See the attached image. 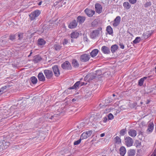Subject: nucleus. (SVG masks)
I'll return each instance as SVG.
<instances>
[{
  "mask_svg": "<svg viewBox=\"0 0 156 156\" xmlns=\"http://www.w3.org/2000/svg\"><path fill=\"white\" fill-rule=\"evenodd\" d=\"M99 50L97 49L93 50L90 53V55L92 57H94L98 54Z\"/></svg>",
  "mask_w": 156,
  "mask_h": 156,
  "instance_id": "obj_24",
  "label": "nucleus"
},
{
  "mask_svg": "<svg viewBox=\"0 0 156 156\" xmlns=\"http://www.w3.org/2000/svg\"><path fill=\"white\" fill-rule=\"evenodd\" d=\"M30 81L34 85L36 84L37 82V79L35 76H32L30 78Z\"/></svg>",
  "mask_w": 156,
  "mask_h": 156,
  "instance_id": "obj_27",
  "label": "nucleus"
},
{
  "mask_svg": "<svg viewBox=\"0 0 156 156\" xmlns=\"http://www.w3.org/2000/svg\"><path fill=\"white\" fill-rule=\"evenodd\" d=\"M119 153L121 156H124L126 152V148L124 146H122L119 149Z\"/></svg>",
  "mask_w": 156,
  "mask_h": 156,
  "instance_id": "obj_23",
  "label": "nucleus"
},
{
  "mask_svg": "<svg viewBox=\"0 0 156 156\" xmlns=\"http://www.w3.org/2000/svg\"><path fill=\"white\" fill-rule=\"evenodd\" d=\"M108 120H112L114 118V116L111 113H109L108 115Z\"/></svg>",
  "mask_w": 156,
  "mask_h": 156,
  "instance_id": "obj_46",
  "label": "nucleus"
},
{
  "mask_svg": "<svg viewBox=\"0 0 156 156\" xmlns=\"http://www.w3.org/2000/svg\"><path fill=\"white\" fill-rule=\"evenodd\" d=\"M144 132L143 131H142L141 130H138V136L141 135V136H143Z\"/></svg>",
  "mask_w": 156,
  "mask_h": 156,
  "instance_id": "obj_49",
  "label": "nucleus"
},
{
  "mask_svg": "<svg viewBox=\"0 0 156 156\" xmlns=\"http://www.w3.org/2000/svg\"><path fill=\"white\" fill-rule=\"evenodd\" d=\"M154 128V124L152 122H150L148 126V128L147 130L148 133H151L153 131Z\"/></svg>",
  "mask_w": 156,
  "mask_h": 156,
  "instance_id": "obj_15",
  "label": "nucleus"
},
{
  "mask_svg": "<svg viewBox=\"0 0 156 156\" xmlns=\"http://www.w3.org/2000/svg\"><path fill=\"white\" fill-rule=\"evenodd\" d=\"M129 135L132 137H135L137 135V132L136 130L131 129H129L128 132Z\"/></svg>",
  "mask_w": 156,
  "mask_h": 156,
  "instance_id": "obj_17",
  "label": "nucleus"
},
{
  "mask_svg": "<svg viewBox=\"0 0 156 156\" xmlns=\"http://www.w3.org/2000/svg\"><path fill=\"white\" fill-rule=\"evenodd\" d=\"M81 140H82L80 138V139H79L78 140L75 141L74 142V145H78L79 144L81 143Z\"/></svg>",
  "mask_w": 156,
  "mask_h": 156,
  "instance_id": "obj_44",
  "label": "nucleus"
},
{
  "mask_svg": "<svg viewBox=\"0 0 156 156\" xmlns=\"http://www.w3.org/2000/svg\"><path fill=\"white\" fill-rule=\"evenodd\" d=\"M87 83H84V82H81L80 81V87H81L82 86H83V85H85L87 84Z\"/></svg>",
  "mask_w": 156,
  "mask_h": 156,
  "instance_id": "obj_53",
  "label": "nucleus"
},
{
  "mask_svg": "<svg viewBox=\"0 0 156 156\" xmlns=\"http://www.w3.org/2000/svg\"><path fill=\"white\" fill-rule=\"evenodd\" d=\"M16 107H17V106L16 105H13L12 106H11V108H10V109H16Z\"/></svg>",
  "mask_w": 156,
  "mask_h": 156,
  "instance_id": "obj_54",
  "label": "nucleus"
},
{
  "mask_svg": "<svg viewBox=\"0 0 156 156\" xmlns=\"http://www.w3.org/2000/svg\"><path fill=\"white\" fill-rule=\"evenodd\" d=\"M105 135V133H101L100 134V136L101 137H103V136H104Z\"/></svg>",
  "mask_w": 156,
  "mask_h": 156,
  "instance_id": "obj_59",
  "label": "nucleus"
},
{
  "mask_svg": "<svg viewBox=\"0 0 156 156\" xmlns=\"http://www.w3.org/2000/svg\"><path fill=\"white\" fill-rule=\"evenodd\" d=\"M88 137L86 135V134L85 132H84L81 134L80 138L82 140L84 139H87Z\"/></svg>",
  "mask_w": 156,
  "mask_h": 156,
  "instance_id": "obj_39",
  "label": "nucleus"
},
{
  "mask_svg": "<svg viewBox=\"0 0 156 156\" xmlns=\"http://www.w3.org/2000/svg\"><path fill=\"white\" fill-rule=\"evenodd\" d=\"M56 117V115H52L51 116L50 118H49V119H53V118H54V117Z\"/></svg>",
  "mask_w": 156,
  "mask_h": 156,
  "instance_id": "obj_52",
  "label": "nucleus"
},
{
  "mask_svg": "<svg viewBox=\"0 0 156 156\" xmlns=\"http://www.w3.org/2000/svg\"><path fill=\"white\" fill-rule=\"evenodd\" d=\"M102 32V28L101 27H99L97 29L94 30L90 34V36L92 39H95L98 37L100 32Z\"/></svg>",
  "mask_w": 156,
  "mask_h": 156,
  "instance_id": "obj_1",
  "label": "nucleus"
},
{
  "mask_svg": "<svg viewBox=\"0 0 156 156\" xmlns=\"http://www.w3.org/2000/svg\"><path fill=\"white\" fill-rule=\"evenodd\" d=\"M44 73L46 78L47 79H51L53 76V72L51 70L45 69L44 70Z\"/></svg>",
  "mask_w": 156,
  "mask_h": 156,
  "instance_id": "obj_4",
  "label": "nucleus"
},
{
  "mask_svg": "<svg viewBox=\"0 0 156 156\" xmlns=\"http://www.w3.org/2000/svg\"><path fill=\"white\" fill-rule=\"evenodd\" d=\"M79 36V33L76 31L72 32L70 34L72 38H77Z\"/></svg>",
  "mask_w": 156,
  "mask_h": 156,
  "instance_id": "obj_21",
  "label": "nucleus"
},
{
  "mask_svg": "<svg viewBox=\"0 0 156 156\" xmlns=\"http://www.w3.org/2000/svg\"><path fill=\"white\" fill-rule=\"evenodd\" d=\"M107 120V118L105 116L104 117L103 119L100 122V123L102 125H104L103 123H106Z\"/></svg>",
  "mask_w": 156,
  "mask_h": 156,
  "instance_id": "obj_41",
  "label": "nucleus"
},
{
  "mask_svg": "<svg viewBox=\"0 0 156 156\" xmlns=\"http://www.w3.org/2000/svg\"><path fill=\"white\" fill-rule=\"evenodd\" d=\"M37 76L39 81L44 82L45 80V77L41 72L39 73Z\"/></svg>",
  "mask_w": 156,
  "mask_h": 156,
  "instance_id": "obj_16",
  "label": "nucleus"
},
{
  "mask_svg": "<svg viewBox=\"0 0 156 156\" xmlns=\"http://www.w3.org/2000/svg\"><path fill=\"white\" fill-rule=\"evenodd\" d=\"M127 130L126 128L122 129L120 131V136H123L126 133Z\"/></svg>",
  "mask_w": 156,
  "mask_h": 156,
  "instance_id": "obj_33",
  "label": "nucleus"
},
{
  "mask_svg": "<svg viewBox=\"0 0 156 156\" xmlns=\"http://www.w3.org/2000/svg\"><path fill=\"white\" fill-rule=\"evenodd\" d=\"M86 14L89 17H91L95 14V11L89 9L87 8L84 11Z\"/></svg>",
  "mask_w": 156,
  "mask_h": 156,
  "instance_id": "obj_9",
  "label": "nucleus"
},
{
  "mask_svg": "<svg viewBox=\"0 0 156 156\" xmlns=\"http://www.w3.org/2000/svg\"><path fill=\"white\" fill-rule=\"evenodd\" d=\"M77 25V23L75 20H74L69 25L68 27L70 29L75 28Z\"/></svg>",
  "mask_w": 156,
  "mask_h": 156,
  "instance_id": "obj_12",
  "label": "nucleus"
},
{
  "mask_svg": "<svg viewBox=\"0 0 156 156\" xmlns=\"http://www.w3.org/2000/svg\"><path fill=\"white\" fill-rule=\"evenodd\" d=\"M150 100H147V102H146V103L147 104H149V103H150Z\"/></svg>",
  "mask_w": 156,
  "mask_h": 156,
  "instance_id": "obj_62",
  "label": "nucleus"
},
{
  "mask_svg": "<svg viewBox=\"0 0 156 156\" xmlns=\"http://www.w3.org/2000/svg\"><path fill=\"white\" fill-rule=\"evenodd\" d=\"M123 6L124 9L126 10L129 9L131 7V5L128 2H124L123 4Z\"/></svg>",
  "mask_w": 156,
  "mask_h": 156,
  "instance_id": "obj_25",
  "label": "nucleus"
},
{
  "mask_svg": "<svg viewBox=\"0 0 156 156\" xmlns=\"http://www.w3.org/2000/svg\"><path fill=\"white\" fill-rule=\"evenodd\" d=\"M72 64L74 68H77L79 66V64L76 59H73L72 61Z\"/></svg>",
  "mask_w": 156,
  "mask_h": 156,
  "instance_id": "obj_22",
  "label": "nucleus"
},
{
  "mask_svg": "<svg viewBox=\"0 0 156 156\" xmlns=\"http://www.w3.org/2000/svg\"><path fill=\"white\" fill-rule=\"evenodd\" d=\"M95 11L97 13L100 14L102 11V8L101 5L99 3H96L95 5Z\"/></svg>",
  "mask_w": 156,
  "mask_h": 156,
  "instance_id": "obj_10",
  "label": "nucleus"
},
{
  "mask_svg": "<svg viewBox=\"0 0 156 156\" xmlns=\"http://www.w3.org/2000/svg\"><path fill=\"white\" fill-rule=\"evenodd\" d=\"M32 54V51H31V52L30 53V54L28 55V57H30V56L31 55V54Z\"/></svg>",
  "mask_w": 156,
  "mask_h": 156,
  "instance_id": "obj_61",
  "label": "nucleus"
},
{
  "mask_svg": "<svg viewBox=\"0 0 156 156\" xmlns=\"http://www.w3.org/2000/svg\"><path fill=\"white\" fill-rule=\"evenodd\" d=\"M121 21V17L119 16H117L114 20L113 25L114 27H116L119 24Z\"/></svg>",
  "mask_w": 156,
  "mask_h": 156,
  "instance_id": "obj_13",
  "label": "nucleus"
},
{
  "mask_svg": "<svg viewBox=\"0 0 156 156\" xmlns=\"http://www.w3.org/2000/svg\"><path fill=\"white\" fill-rule=\"evenodd\" d=\"M74 108L73 106L71 105H69V108H70V109H69V110H70V111L73 110V109L72 108Z\"/></svg>",
  "mask_w": 156,
  "mask_h": 156,
  "instance_id": "obj_56",
  "label": "nucleus"
},
{
  "mask_svg": "<svg viewBox=\"0 0 156 156\" xmlns=\"http://www.w3.org/2000/svg\"><path fill=\"white\" fill-rule=\"evenodd\" d=\"M80 81H78L75 83L74 85L72 87H69L68 88V90L75 89L77 90L80 87Z\"/></svg>",
  "mask_w": 156,
  "mask_h": 156,
  "instance_id": "obj_11",
  "label": "nucleus"
},
{
  "mask_svg": "<svg viewBox=\"0 0 156 156\" xmlns=\"http://www.w3.org/2000/svg\"><path fill=\"white\" fill-rule=\"evenodd\" d=\"M43 30L45 29H47L48 30L49 29V27H47L45 26H44L43 27Z\"/></svg>",
  "mask_w": 156,
  "mask_h": 156,
  "instance_id": "obj_55",
  "label": "nucleus"
},
{
  "mask_svg": "<svg viewBox=\"0 0 156 156\" xmlns=\"http://www.w3.org/2000/svg\"><path fill=\"white\" fill-rule=\"evenodd\" d=\"M16 34H17V36H18V40H22L23 38V33H22L21 32H18Z\"/></svg>",
  "mask_w": 156,
  "mask_h": 156,
  "instance_id": "obj_37",
  "label": "nucleus"
},
{
  "mask_svg": "<svg viewBox=\"0 0 156 156\" xmlns=\"http://www.w3.org/2000/svg\"><path fill=\"white\" fill-rule=\"evenodd\" d=\"M102 74V72L100 70H97L96 71L95 73L94 74H95L96 77H98L99 76L101 75Z\"/></svg>",
  "mask_w": 156,
  "mask_h": 156,
  "instance_id": "obj_42",
  "label": "nucleus"
},
{
  "mask_svg": "<svg viewBox=\"0 0 156 156\" xmlns=\"http://www.w3.org/2000/svg\"><path fill=\"white\" fill-rule=\"evenodd\" d=\"M136 153L135 150L134 149H130L127 152L128 156H134Z\"/></svg>",
  "mask_w": 156,
  "mask_h": 156,
  "instance_id": "obj_26",
  "label": "nucleus"
},
{
  "mask_svg": "<svg viewBox=\"0 0 156 156\" xmlns=\"http://www.w3.org/2000/svg\"><path fill=\"white\" fill-rule=\"evenodd\" d=\"M61 67L64 70H71L72 69V66L68 61H66L63 62L61 64Z\"/></svg>",
  "mask_w": 156,
  "mask_h": 156,
  "instance_id": "obj_3",
  "label": "nucleus"
},
{
  "mask_svg": "<svg viewBox=\"0 0 156 156\" xmlns=\"http://www.w3.org/2000/svg\"><path fill=\"white\" fill-rule=\"evenodd\" d=\"M85 132L86 134V135H87V136L89 137L91 136V134L92 133L93 131L92 130H88V131Z\"/></svg>",
  "mask_w": 156,
  "mask_h": 156,
  "instance_id": "obj_43",
  "label": "nucleus"
},
{
  "mask_svg": "<svg viewBox=\"0 0 156 156\" xmlns=\"http://www.w3.org/2000/svg\"><path fill=\"white\" fill-rule=\"evenodd\" d=\"M62 48V46L59 44H55L53 46V49L56 51H59Z\"/></svg>",
  "mask_w": 156,
  "mask_h": 156,
  "instance_id": "obj_34",
  "label": "nucleus"
},
{
  "mask_svg": "<svg viewBox=\"0 0 156 156\" xmlns=\"http://www.w3.org/2000/svg\"><path fill=\"white\" fill-rule=\"evenodd\" d=\"M119 46L120 47V48L122 49H124V45L122 44H119Z\"/></svg>",
  "mask_w": 156,
  "mask_h": 156,
  "instance_id": "obj_51",
  "label": "nucleus"
},
{
  "mask_svg": "<svg viewBox=\"0 0 156 156\" xmlns=\"http://www.w3.org/2000/svg\"><path fill=\"white\" fill-rule=\"evenodd\" d=\"M135 144L136 147H137L141 145V143L138 140H136L135 142Z\"/></svg>",
  "mask_w": 156,
  "mask_h": 156,
  "instance_id": "obj_47",
  "label": "nucleus"
},
{
  "mask_svg": "<svg viewBox=\"0 0 156 156\" xmlns=\"http://www.w3.org/2000/svg\"><path fill=\"white\" fill-rule=\"evenodd\" d=\"M152 5V3L151 2L149 1L148 2H147L145 4H144V6L145 8H147L149 7H150Z\"/></svg>",
  "mask_w": 156,
  "mask_h": 156,
  "instance_id": "obj_40",
  "label": "nucleus"
},
{
  "mask_svg": "<svg viewBox=\"0 0 156 156\" xmlns=\"http://www.w3.org/2000/svg\"><path fill=\"white\" fill-rule=\"evenodd\" d=\"M118 48V46L116 44H114L111 46V50L112 53H115Z\"/></svg>",
  "mask_w": 156,
  "mask_h": 156,
  "instance_id": "obj_28",
  "label": "nucleus"
},
{
  "mask_svg": "<svg viewBox=\"0 0 156 156\" xmlns=\"http://www.w3.org/2000/svg\"><path fill=\"white\" fill-rule=\"evenodd\" d=\"M96 76L95 74L94 73H91L87 75L84 77V79L85 80H87L88 82L93 80L96 77Z\"/></svg>",
  "mask_w": 156,
  "mask_h": 156,
  "instance_id": "obj_7",
  "label": "nucleus"
},
{
  "mask_svg": "<svg viewBox=\"0 0 156 156\" xmlns=\"http://www.w3.org/2000/svg\"><path fill=\"white\" fill-rule=\"evenodd\" d=\"M85 125V123L82 122L80 123V126H81V127H83Z\"/></svg>",
  "mask_w": 156,
  "mask_h": 156,
  "instance_id": "obj_57",
  "label": "nucleus"
},
{
  "mask_svg": "<svg viewBox=\"0 0 156 156\" xmlns=\"http://www.w3.org/2000/svg\"><path fill=\"white\" fill-rule=\"evenodd\" d=\"M71 42L72 43H73L74 42V40H73V38L72 39H71Z\"/></svg>",
  "mask_w": 156,
  "mask_h": 156,
  "instance_id": "obj_63",
  "label": "nucleus"
},
{
  "mask_svg": "<svg viewBox=\"0 0 156 156\" xmlns=\"http://www.w3.org/2000/svg\"><path fill=\"white\" fill-rule=\"evenodd\" d=\"M140 40V37H136L135 40L133 41V44H136L139 43Z\"/></svg>",
  "mask_w": 156,
  "mask_h": 156,
  "instance_id": "obj_38",
  "label": "nucleus"
},
{
  "mask_svg": "<svg viewBox=\"0 0 156 156\" xmlns=\"http://www.w3.org/2000/svg\"><path fill=\"white\" fill-rule=\"evenodd\" d=\"M7 87L6 86H5L2 87L0 89V90L2 94L4 93V91L6 89Z\"/></svg>",
  "mask_w": 156,
  "mask_h": 156,
  "instance_id": "obj_45",
  "label": "nucleus"
},
{
  "mask_svg": "<svg viewBox=\"0 0 156 156\" xmlns=\"http://www.w3.org/2000/svg\"><path fill=\"white\" fill-rule=\"evenodd\" d=\"M46 43L45 41L42 38H40L38 40V44L39 45H44Z\"/></svg>",
  "mask_w": 156,
  "mask_h": 156,
  "instance_id": "obj_31",
  "label": "nucleus"
},
{
  "mask_svg": "<svg viewBox=\"0 0 156 156\" xmlns=\"http://www.w3.org/2000/svg\"><path fill=\"white\" fill-rule=\"evenodd\" d=\"M52 69L55 76L56 77L59 76L60 74V72L58 66L55 65L53 66Z\"/></svg>",
  "mask_w": 156,
  "mask_h": 156,
  "instance_id": "obj_8",
  "label": "nucleus"
},
{
  "mask_svg": "<svg viewBox=\"0 0 156 156\" xmlns=\"http://www.w3.org/2000/svg\"><path fill=\"white\" fill-rule=\"evenodd\" d=\"M90 58V56L89 54H84L80 55V60L82 62H86L89 60Z\"/></svg>",
  "mask_w": 156,
  "mask_h": 156,
  "instance_id": "obj_5",
  "label": "nucleus"
},
{
  "mask_svg": "<svg viewBox=\"0 0 156 156\" xmlns=\"http://www.w3.org/2000/svg\"><path fill=\"white\" fill-rule=\"evenodd\" d=\"M33 61L34 63H37L40 62L42 59V58L39 55H37L34 57Z\"/></svg>",
  "mask_w": 156,
  "mask_h": 156,
  "instance_id": "obj_20",
  "label": "nucleus"
},
{
  "mask_svg": "<svg viewBox=\"0 0 156 156\" xmlns=\"http://www.w3.org/2000/svg\"><path fill=\"white\" fill-rule=\"evenodd\" d=\"M153 33L151 31H147L144 33L143 34V37L145 39H147L149 37L151 36Z\"/></svg>",
  "mask_w": 156,
  "mask_h": 156,
  "instance_id": "obj_19",
  "label": "nucleus"
},
{
  "mask_svg": "<svg viewBox=\"0 0 156 156\" xmlns=\"http://www.w3.org/2000/svg\"><path fill=\"white\" fill-rule=\"evenodd\" d=\"M147 77H144L141 78L138 81V85L140 86H142L143 85L144 81L147 79Z\"/></svg>",
  "mask_w": 156,
  "mask_h": 156,
  "instance_id": "obj_32",
  "label": "nucleus"
},
{
  "mask_svg": "<svg viewBox=\"0 0 156 156\" xmlns=\"http://www.w3.org/2000/svg\"><path fill=\"white\" fill-rule=\"evenodd\" d=\"M106 30L110 35H112L113 34V29L110 26H108L107 27Z\"/></svg>",
  "mask_w": 156,
  "mask_h": 156,
  "instance_id": "obj_30",
  "label": "nucleus"
},
{
  "mask_svg": "<svg viewBox=\"0 0 156 156\" xmlns=\"http://www.w3.org/2000/svg\"><path fill=\"white\" fill-rule=\"evenodd\" d=\"M78 100L77 98H74L71 101L72 102H74V101H78Z\"/></svg>",
  "mask_w": 156,
  "mask_h": 156,
  "instance_id": "obj_58",
  "label": "nucleus"
},
{
  "mask_svg": "<svg viewBox=\"0 0 156 156\" xmlns=\"http://www.w3.org/2000/svg\"><path fill=\"white\" fill-rule=\"evenodd\" d=\"M17 34H11L9 37V39L11 41L14 42L15 41L16 39V37L17 36Z\"/></svg>",
  "mask_w": 156,
  "mask_h": 156,
  "instance_id": "obj_29",
  "label": "nucleus"
},
{
  "mask_svg": "<svg viewBox=\"0 0 156 156\" xmlns=\"http://www.w3.org/2000/svg\"><path fill=\"white\" fill-rule=\"evenodd\" d=\"M155 71L156 73V66H155Z\"/></svg>",
  "mask_w": 156,
  "mask_h": 156,
  "instance_id": "obj_64",
  "label": "nucleus"
},
{
  "mask_svg": "<svg viewBox=\"0 0 156 156\" xmlns=\"http://www.w3.org/2000/svg\"><path fill=\"white\" fill-rule=\"evenodd\" d=\"M86 20V17L82 16H78L76 19L77 23H79L80 24L83 23Z\"/></svg>",
  "mask_w": 156,
  "mask_h": 156,
  "instance_id": "obj_18",
  "label": "nucleus"
},
{
  "mask_svg": "<svg viewBox=\"0 0 156 156\" xmlns=\"http://www.w3.org/2000/svg\"><path fill=\"white\" fill-rule=\"evenodd\" d=\"M98 25V22L96 20H94L91 23V26L93 27H97Z\"/></svg>",
  "mask_w": 156,
  "mask_h": 156,
  "instance_id": "obj_36",
  "label": "nucleus"
},
{
  "mask_svg": "<svg viewBox=\"0 0 156 156\" xmlns=\"http://www.w3.org/2000/svg\"><path fill=\"white\" fill-rule=\"evenodd\" d=\"M68 43V41L67 39H64L62 44L63 45L67 44Z\"/></svg>",
  "mask_w": 156,
  "mask_h": 156,
  "instance_id": "obj_48",
  "label": "nucleus"
},
{
  "mask_svg": "<svg viewBox=\"0 0 156 156\" xmlns=\"http://www.w3.org/2000/svg\"><path fill=\"white\" fill-rule=\"evenodd\" d=\"M41 12L39 10L37 9L34 11L32 12L29 15L30 20L33 21L36 19V18L38 17L40 14Z\"/></svg>",
  "mask_w": 156,
  "mask_h": 156,
  "instance_id": "obj_2",
  "label": "nucleus"
},
{
  "mask_svg": "<svg viewBox=\"0 0 156 156\" xmlns=\"http://www.w3.org/2000/svg\"><path fill=\"white\" fill-rule=\"evenodd\" d=\"M114 140L116 144H118L121 143V140L118 136H116L114 138Z\"/></svg>",
  "mask_w": 156,
  "mask_h": 156,
  "instance_id": "obj_35",
  "label": "nucleus"
},
{
  "mask_svg": "<svg viewBox=\"0 0 156 156\" xmlns=\"http://www.w3.org/2000/svg\"><path fill=\"white\" fill-rule=\"evenodd\" d=\"M101 51L104 54H109L110 53V50L109 48L104 46L101 48Z\"/></svg>",
  "mask_w": 156,
  "mask_h": 156,
  "instance_id": "obj_14",
  "label": "nucleus"
},
{
  "mask_svg": "<svg viewBox=\"0 0 156 156\" xmlns=\"http://www.w3.org/2000/svg\"><path fill=\"white\" fill-rule=\"evenodd\" d=\"M125 144L128 147L133 145V141L132 139L129 136L125 137Z\"/></svg>",
  "mask_w": 156,
  "mask_h": 156,
  "instance_id": "obj_6",
  "label": "nucleus"
},
{
  "mask_svg": "<svg viewBox=\"0 0 156 156\" xmlns=\"http://www.w3.org/2000/svg\"><path fill=\"white\" fill-rule=\"evenodd\" d=\"M42 3V1H40V2L38 3V5H41Z\"/></svg>",
  "mask_w": 156,
  "mask_h": 156,
  "instance_id": "obj_60",
  "label": "nucleus"
},
{
  "mask_svg": "<svg viewBox=\"0 0 156 156\" xmlns=\"http://www.w3.org/2000/svg\"><path fill=\"white\" fill-rule=\"evenodd\" d=\"M129 1L131 4H134L136 2V0H129Z\"/></svg>",
  "mask_w": 156,
  "mask_h": 156,
  "instance_id": "obj_50",
  "label": "nucleus"
}]
</instances>
